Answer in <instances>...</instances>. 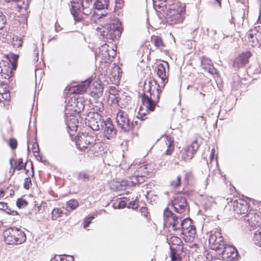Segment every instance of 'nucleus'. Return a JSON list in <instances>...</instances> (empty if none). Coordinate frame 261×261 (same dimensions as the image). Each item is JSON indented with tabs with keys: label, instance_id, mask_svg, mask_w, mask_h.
Segmentation results:
<instances>
[{
	"label": "nucleus",
	"instance_id": "7c9ffc66",
	"mask_svg": "<svg viewBox=\"0 0 261 261\" xmlns=\"http://www.w3.org/2000/svg\"><path fill=\"white\" fill-rule=\"evenodd\" d=\"M248 36L251 38L255 37L256 40L260 41V43H261V27H255L249 31Z\"/></svg>",
	"mask_w": 261,
	"mask_h": 261
},
{
	"label": "nucleus",
	"instance_id": "7ed1b4c3",
	"mask_svg": "<svg viewBox=\"0 0 261 261\" xmlns=\"http://www.w3.org/2000/svg\"><path fill=\"white\" fill-rule=\"evenodd\" d=\"M4 242L8 245H19L26 240L24 232L17 227H10L3 231Z\"/></svg>",
	"mask_w": 261,
	"mask_h": 261
},
{
	"label": "nucleus",
	"instance_id": "864d4df0",
	"mask_svg": "<svg viewBox=\"0 0 261 261\" xmlns=\"http://www.w3.org/2000/svg\"><path fill=\"white\" fill-rule=\"evenodd\" d=\"M28 205V202L21 198L18 199L16 201V205L19 208H22Z\"/></svg>",
	"mask_w": 261,
	"mask_h": 261
},
{
	"label": "nucleus",
	"instance_id": "f3484780",
	"mask_svg": "<svg viewBox=\"0 0 261 261\" xmlns=\"http://www.w3.org/2000/svg\"><path fill=\"white\" fill-rule=\"evenodd\" d=\"M136 182H134V180L132 179V176L130 177V180H122L121 181H115L113 182V186L111 188L115 191H122L125 190L127 188L132 187L135 185Z\"/></svg>",
	"mask_w": 261,
	"mask_h": 261
},
{
	"label": "nucleus",
	"instance_id": "13d9d810",
	"mask_svg": "<svg viewBox=\"0 0 261 261\" xmlns=\"http://www.w3.org/2000/svg\"><path fill=\"white\" fill-rule=\"evenodd\" d=\"M94 219V217L92 216L90 218H86L84 221V227L86 228L91 223V220Z\"/></svg>",
	"mask_w": 261,
	"mask_h": 261
},
{
	"label": "nucleus",
	"instance_id": "69168bd1",
	"mask_svg": "<svg viewBox=\"0 0 261 261\" xmlns=\"http://www.w3.org/2000/svg\"><path fill=\"white\" fill-rule=\"evenodd\" d=\"M115 3L116 4V7L118 8H121L122 6V0H115Z\"/></svg>",
	"mask_w": 261,
	"mask_h": 261
},
{
	"label": "nucleus",
	"instance_id": "79ce46f5",
	"mask_svg": "<svg viewBox=\"0 0 261 261\" xmlns=\"http://www.w3.org/2000/svg\"><path fill=\"white\" fill-rule=\"evenodd\" d=\"M93 7H94L93 4H91V7H86L85 6L84 4H83L82 16L83 17V14L85 15L86 16L90 15L92 12Z\"/></svg>",
	"mask_w": 261,
	"mask_h": 261
},
{
	"label": "nucleus",
	"instance_id": "72a5a7b5",
	"mask_svg": "<svg viewBox=\"0 0 261 261\" xmlns=\"http://www.w3.org/2000/svg\"><path fill=\"white\" fill-rule=\"evenodd\" d=\"M78 121L75 116H71L69 120L67 121V125L71 129L74 130L77 127Z\"/></svg>",
	"mask_w": 261,
	"mask_h": 261
},
{
	"label": "nucleus",
	"instance_id": "c756f323",
	"mask_svg": "<svg viewBox=\"0 0 261 261\" xmlns=\"http://www.w3.org/2000/svg\"><path fill=\"white\" fill-rule=\"evenodd\" d=\"M110 0H96L93 4L95 8L98 10L108 9Z\"/></svg>",
	"mask_w": 261,
	"mask_h": 261
},
{
	"label": "nucleus",
	"instance_id": "bb28decb",
	"mask_svg": "<svg viewBox=\"0 0 261 261\" xmlns=\"http://www.w3.org/2000/svg\"><path fill=\"white\" fill-rule=\"evenodd\" d=\"M201 65L205 71L211 74H215L217 73V70L212 65V61L208 59H203L201 61Z\"/></svg>",
	"mask_w": 261,
	"mask_h": 261
},
{
	"label": "nucleus",
	"instance_id": "774afa93",
	"mask_svg": "<svg viewBox=\"0 0 261 261\" xmlns=\"http://www.w3.org/2000/svg\"><path fill=\"white\" fill-rule=\"evenodd\" d=\"M55 28V30L56 32H59L61 30V28L58 22L56 23Z\"/></svg>",
	"mask_w": 261,
	"mask_h": 261
},
{
	"label": "nucleus",
	"instance_id": "6e6552de",
	"mask_svg": "<svg viewBox=\"0 0 261 261\" xmlns=\"http://www.w3.org/2000/svg\"><path fill=\"white\" fill-rule=\"evenodd\" d=\"M116 121L117 125L125 132L129 131L133 126V123L128 118L127 113L119 110L116 114Z\"/></svg>",
	"mask_w": 261,
	"mask_h": 261
},
{
	"label": "nucleus",
	"instance_id": "1a4fd4ad",
	"mask_svg": "<svg viewBox=\"0 0 261 261\" xmlns=\"http://www.w3.org/2000/svg\"><path fill=\"white\" fill-rule=\"evenodd\" d=\"M209 244L212 249L219 252L222 250L225 244L221 233L219 232H215L211 234L209 238Z\"/></svg>",
	"mask_w": 261,
	"mask_h": 261
},
{
	"label": "nucleus",
	"instance_id": "0e129e2a",
	"mask_svg": "<svg viewBox=\"0 0 261 261\" xmlns=\"http://www.w3.org/2000/svg\"><path fill=\"white\" fill-rule=\"evenodd\" d=\"M113 70L117 71V73L115 74V75H113V76H114V77L117 76V79H118L119 76V68L118 66H115V68L113 69Z\"/></svg>",
	"mask_w": 261,
	"mask_h": 261
},
{
	"label": "nucleus",
	"instance_id": "e433bc0d",
	"mask_svg": "<svg viewBox=\"0 0 261 261\" xmlns=\"http://www.w3.org/2000/svg\"><path fill=\"white\" fill-rule=\"evenodd\" d=\"M63 214V211L59 208H55L51 212V219L57 220L58 218L61 217Z\"/></svg>",
	"mask_w": 261,
	"mask_h": 261
},
{
	"label": "nucleus",
	"instance_id": "dca6fc26",
	"mask_svg": "<svg viewBox=\"0 0 261 261\" xmlns=\"http://www.w3.org/2000/svg\"><path fill=\"white\" fill-rule=\"evenodd\" d=\"M171 206L175 212L182 214L185 211L187 206L186 199L182 196H177L172 201Z\"/></svg>",
	"mask_w": 261,
	"mask_h": 261
},
{
	"label": "nucleus",
	"instance_id": "4c0bfd02",
	"mask_svg": "<svg viewBox=\"0 0 261 261\" xmlns=\"http://www.w3.org/2000/svg\"><path fill=\"white\" fill-rule=\"evenodd\" d=\"M143 165L145 167V170L147 172V175H149L152 173H153L156 169V166L154 163L144 164Z\"/></svg>",
	"mask_w": 261,
	"mask_h": 261
},
{
	"label": "nucleus",
	"instance_id": "ddd939ff",
	"mask_svg": "<svg viewBox=\"0 0 261 261\" xmlns=\"http://www.w3.org/2000/svg\"><path fill=\"white\" fill-rule=\"evenodd\" d=\"M218 253L221 254L223 258L226 260V261H231L235 259L238 255L237 250L235 247L226 244Z\"/></svg>",
	"mask_w": 261,
	"mask_h": 261
},
{
	"label": "nucleus",
	"instance_id": "58836bf2",
	"mask_svg": "<svg viewBox=\"0 0 261 261\" xmlns=\"http://www.w3.org/2000/svg\"><path fill=\"white\" fill-rule=\"evenodd\" d=\"M152 41L157 47H161L164 46L161 38L158 36H153L151 38Z\"/></svg>",
	"mask_w": 261,
	"mask_h": 261
},
{
	"label": "nucleus",
	"instance_id": "f03ea898",
	"mask_svg": "<svg viewBox=\"0 0 261 261\" xmlns=\"http://www.w3.org/2000/svg\"><path fill=\"white\" fill-rule=\"evenodd\" d=\"M77 148L84 152H96V149L99 148L100 144L95 142L93 137L87 133H80L75 138Z\"/></svg>",
	"mask_w": 261,
	"mask_h": 261
},
{
	"label": "nucleus",
	"instance_id": "423d86ee",
	"mask_svg": "<svg viewBox=\"0 0 261 261\" xmlns=\"http://www.w3.org/2000/svg\"><path fill=\"white\" fill-rule=\"evenodd\" d=\"M182 218L176 216L169 210L166 208L164 213V221L166 226H171L174 230H179L181 228Z\"/></svg>",
	"mask_w": 261,
	"mask_h": 261
},
{
	"label": "nucleus",
	"instance_id": "f257e3e1",
	"mask_svg": "<svg viewBox=\"0 0 261 261\" xmlns=\"http://www.w3.org/2000/svg\"><path fill=\"white\" fill-rule=\"evenodd\" d=\"M160 86L154 80H146L144 82L143 91L142 96V105L138 112L139 116L142 120L145 119L147 113L154 111L156 103L160 98L161 90Z\"/></svg>",
	"mask_w": 261,
	"mask_h": 261
},
{
	"label": "nucleus",
	"instance_id": "6ab92c4d",
	"mask_svg": "<svg viewBox=\"0 0 261 261\" xmlns=\"http://www.w3.org/2000/svg\"><path fill=\"white\" fill-rule=\"evenodd\" d=\"M14 63L10 62H3L0 63V68L2 75L5 79H10L13 74V70L15 69Z\"/></svg>",
	"mask_w": 261,
	"mask_h": 261
},
{
	"label": "nucleus",
	"instance_id": "8fccbe9b",
	"mask_svg": "<svg viewBox=\"0 0 261 261\" xmlns=\"http://www.w3.org/2000/svg\"><path fill=\"white\" fill-rule=\"evenodd\" d=\"M25 164L23 163V160L22 159H19L17 163V165H16V168L13 169L12 173H13L15 169H17V170H21L25 168Z\"/></svg>",
	"mask_w": 261,
	"mask_h": 261
},
{
	"label": "nucleus",
	"instance_id": "412c9836",
	"mask_svg": "<svg viewBox=\"0 0 261 261\" xmlns=\"http://www.w3.org/2000/svg\"><path fill=\"white\" fill-rule=\"evenodd\" d=\"M82 5L83 4L81 1L71 2V12L75 21H80L83 19V17L82 16V10L81 9V7L82 8Z\"/></svg>",
	"mask_w": 261,
	"mask_h": 261
},
{
	"label": "nucleus",
	"instance_id": "473e14b6",
	"mask_svg": "<svg viewBox=\"0 0 261 261\" xmlns=\"http://www.w3.org/2000/svg\"><path fill=\"white\" fill-rule=\"evenodd\" d=\"M153 7L156 11H164L166 8V0L154 1Z\"/></svg>",
	"mask_w": 261,
	"mask_h": 261
},
{
	"label": "nucleus",
	"instance_id": "680f3d73",
	"mask_svg": "<svg viewBox=\"0 0 261 261\" xmlns=\"http://www.w3.org/2000/svg\"><path fill=\"white\" fill-rule=\"evenodd\" d=\"M33 151L34 153V155L36 154H39V147H38V144H36V147L35 146V144H33Z\"/></svg>",
	"mask_w": 261,
	"mask_h": 261
},
{
	"label": "nucleus",
	"instance_id": "9d476101",
	"mask_svg": "<svg viewBox=\"0 0 261 261\" xmlns=\"http://www.w3.org/2000/svg\"><path fill=\"white\" fill-rule=\"evenodd\" d=\"M102 93V88L101 86L98 89L97 92H91L92 98L90 99V102L91 107L95 111L94 112H102L103 110V103L101 100L96 98V97L99 98L101 96Z\"/></svg>",
	"mask_w": 261,
	"mask_h": 261
},
{
	"label": "nucleus",
	"instance_id": "a19ab883",
	"mask_svg": "<svg viewBox=\"0 0 261 261\" xmlns=\"http://www.w3.org/2000/svg\"><path fill=\"white\" fill-rule=\"evenodd\" d=\"M57 261H73V257L70 255H58L56 256Z\"/></svg>",
	"mask_w": 261,
	"mask_h": 261
},
{
	"label": "nucleus",
	"instance_id": "5fc2aeb1",
	"mask_svg": "<svg viewBox=\"0 0 261 261\" xmlns=\"http://www.w3.org/2000/svg\"><path fill=\"white\" fill-rule=\"evenodd\" d=\"M9 145L12 149H15L17 147V142L16 139L11 138L9 142Z\"/></svg>",
	"mask_w": 261,
	"mask_h": 261
},
{
	"label": "nucleus",
	"instance_id": "a878e982",
	"mask_svg": "<svg viewBox=\"0 0 261 261\" xmlns=\"http://www.w3.org/2000/svg\"><path fill=\"white\" fill-rule=\"evenodd\" d=\"M248 9L245 8V9H240L238 12L232 13V21H231V23H234V21H238L239 22L243 21L244 19L248 15Z\"/></svg>",
	"mask_w": 261,
	"mask_h": 261
},
{
	"label": "nucleus",
	"instance_id": "393cba45",
	"mask_svg": "<svg viewBox=\"0 0 261 261\" xmlns=\"http://www.w3.org/2000/svg\"><path fill=\"white\" fill-rule=\"evenodd\" d=\"M71 103L70 106L71 107V110L73 112L76 113H79L84 109V105L82 99H75L74 98H71Z\"/></svg>",
	"mask_w": 261,
	"mask_h": 261
},
{
	"label": "nucleus",
	"instance_id": "b1692460",
	"mask_svg": "<svg viewBox=\"0 0 261 261\" xmlns=\"http://www.w3.org/2000/svg\"><path fill=\"white\" fill-rule=\"evenodd\" d=\"M130 99V96L127 95L124 92H120V93H118V95L117 96L113 104H118L121 108L125 107L127 105Z\"/></svg>",
	"mask_w": 261,
	"mask_h": 261
},
{
	"label": "nucleus",
	"instance_id": "09e8293b",
	"mask_svg": "<svg viewBox=\"0 0 261 261\" xmlns=\"http://www.w3.org/2000/svg\"><path fill=\"white\" fill-rule=\"evenodd\" d=\"M181 177L179 175L177 176L174 179H172L171 182V185L174 188L178 187L180 184Z\"/></svg>",
	"mask_w": 261,
	"mask_h": 261
},
{
	"label": "nucleus",
	"instance_id": "4468645a",
	"mask_svg": "<svg viewBox=\"0 0 261 261\" xmlns=\"http://www.w3.org/2000/svg\"><path fill=\"white\" fill-rule=\"evenodd\" d=\"M147 172L145 170V167L143 164L139 165L136 167V170L132 176V179L134 180V182L137 184H140L144 182L147 178Z\"/></svg>",
	"mask_w": 261,
	"mask_h": 261
},
{
	"label": "nucleus",
	"instance_id": "4be33fe9",
	"mask_svg": "<svg viewBox=\"0 0 261 261\" xmlns=\"http://www.w3.org/2000/svg\"><path fill=\"white\" fill-rule=\"evenodd\" d=\"M169 69V65L167 62H165L164 64L160 63L157 66V74L162 80L161 86L164 87L168 82L166 68Z\"/></svg>",
	"mask_w": 261,
	"mask_h": 261
},
{
	"label": "nucleus",
	"instance_id": "c85d7f7f",
	"mask_svg": "<svg viewBox=\"0 0 261 261\" xmlns=\"http://www.w3.org/2000/svg\"><path fill=\"white\" fill-rule=\"evenodd\" d=\"M16 3L18 11L22 12L27 10L29 7V0H12Z\"/></svg>",
	"mask_w": 261,
	"mask_h": 261
},
{
	"label": "nucleus",
	"instance_id": "cd10ccee",
	"mask_svg": "<svg viewBox=\"0 0 261 261\" xmlns=\"http://www.w3.org/2000/svg\"><path fill=\"white\" fill-rule=\"evenodd\" d=\"M120 92L121 91L117 90L115 87H111L108 92V102L111 104L114 103V101L116 99L117 96L118 95V93H120Z\"/></svg>",
	"mask_w": 261,
	"mask_h": 261
},
{
	"label": "nucleus",
	"instance_id": "c9c22d12",
	"mask_svg": "<svg viewBox=\"0 0 261 261\" xmlns=\"http://www.w3.org/2000/svg\"><path fill=\"white\" fill-rule=\"evenodd\" d=\"M99 53L102 56V57L106 58L107 57H109L110 55L109 54V46L106 44H103L99 47Z\"/></svg>",
	"mask_w": 261,
	"mask_h": 261
},
{
	"label": "nucleus",
	"instance_id": "a211bd4d",
	"mask_svg": "<svg viewBox=\"0 0 261 261\" xmlns=\"http://www.w3.org/2000/svg\"><path fill=\"white\" fill-rule=\"evenodd\" d=\"M244 220L247 222L251 227L259 226L261 224L260 218L259 214L255 213L254 211H250L244 217Z\"/></svg>",
	"mask_w": 261,
	"mask_h": 261
},
{
	"label": "nucleus",
	"instance_id": "aec40b11",
	"mask_svg": "<svg viewBox=\"0 0 261 261\" xmlns=\"http://www.w3.org/2000/svg\"><path fill=\"white\" fill-rule=\"evenodd\" d=\"M101 129L103 130L104 136L108 140L114 138L116 134V130L114 128V125L109 119L103 122Z\"/></svg>",
	"mask_w": 261,
	"mask_h": 261
},
{
	"label": "nucleus",
	"instance_id": "37998d69",
	"mask_svg": "<svg viewBox=\"0 0 261 261\" xmlns=\"http://www.w3.org/2000/svg\"><path fill=\"white\" fill-rule=\"evenodd\" d=\"M66 204L71 210L75 209L79 205L78 201L75 199H71L67 202Z\"/></svg>",
	"mask_w": 261,
	"mask_h": 261
},
{
	"label": "nucleus",
	"instance_id": "bf43d9fd",
	"mask_svg": "<svg viewBox=\"0 0 261 261\" xmlns=\"http://www.w3.org/2000/svg\"><path fill=\"white\" fill-rule=\"evenodd\" d=\"M31 184V180L30 178H25L24 183V188L26 189H28L30 187V185Z\"/></svg>",
	"mask_w": 261,
	"mask_h": 261
},
{
	"label": "nucleus",
	"instance_id": "5701e85b",
	"mask_svg": "<svg viewBox=\"0 0 261 261\" xmlns=\"http://www.w3.org/2000/svg\"><path fill=\"white\" fill-rule=\"evenodd\" d=\"M251 56L250 51L243 53L235 59L233 62V66L234 67L240 68L245 66L248 62L249 59Z\"/></svg>",
	"mask_w": 261,
	"mask_h": 261
},
{
	"label": "nucleus",
	"instance_id": "3c124183",
	"mask_svg": "<svg viewBox=\"0 0 261 261\" xmlns=\"http://www.w3.org/2000/svg\"><path fill=\"white\" fill-rule=\"evenodd\" d=\"M0 96L2 97V98H4L5 101L3 102L4 106H6L8 103L9 100L10 99V94L8 92H5L4 93H1Z\"/></svg>",
	"mask_w": 261,
	"mask_h": 261
},
{
	"label": "nucleus",
	"instance_id": "39448f33",
	"mask_svg": "<svg viewBox=\"0 0 261 261\" xmlns=\"http://www.w3.org/2000/svg\"><path fill=\"white\" fill-rule=\"evenodd\" d=\"M121 23L117 19L112 20L107 28L102 31V36L107 39L114 40L120 38L121 34Z\"/></svg>",
	"mask_w": 261,
	"mask_h": 261
},
{
	"label": "nucleus",
	"instance_id": "603ef678",
	"mask_svg": "<svg viewBox=\"0 0 261 261\" xmlns=\"http://www.w3.org/2000/svg\"><path fill=\"white\" fill-rule=\"evenodd\" d=\"M181 243V240L177 237H173L169 240V244L178 245Z\"/></svg>",
	"mask_w": 261,
	"mask_h": 261
},
{
	"label": "nucleus",
	"instance_id": "9b49d317",
	"mask_svg": "<svg viewBox=\"0 0 261 261\" xmlns=\"http://www.w3.org/2000/svg\"><path fill=\"white\" fill-rule=\"evenodd\" d=\"M181 228L180 231L181 233L186 237H189L190 239H194L196 233V230L194 226L192 225V222L191 219L186 218L182 220L181 223Z\"/></svg>",
	"mask_w": 261,
	"mask_h": 261
},
{
	"label": "nucleus",
	"instance_id": "338daca9",
	"mask_svg": "<svg viewBox=\"0 0 261 261\" xmlns=\"http://www.w3.org/2000/svg\"><path fill=\"white\" fill-rule=\"evenodd\" d=\"M92 1V0L90 1V4H89V2L87 0H86L85 1L82 2V4H84L85 6L86 7H91V4H92L91 2Z\"/></svg>",
	"mask_w": 261,
	"mask_h": 261
},
{
	"label": "nucleus",
	"instance_id": "20e7f679",
	"mask_svg": "<svg viewBox=\"0 0 261 261\" xmlns=\"http://www.w3.org/2000/svg\"><path fill=\"white\" fill-rule=\"evenodd\" d=\"M186 6L184 4L177 3L171 6L166 13V19L170 24L179 23L182 22Z\"/></svg>",
	"mask_w": 261,
	"mask_h": 261
},
{
	"label": "nucleus",
	"instance_id": "0eeeda50",
	"mask_svg": "<svg viewBox=\"0 0 261 261\" xmlns=\"http://www.w3.org/2000/svg\"><path fill=\"white\" fill-rule=\"evenodd\" d=\"M102 117L98 112H90L86 117V123L93 130H99L105 122Z\"/></svg>",
	"mask_w": 261,
	"mask_h": 261
},
{
	"label": "nucleus",
	"instance_id": "f704fd0d",
	"mask_svg": "<svg viewBox=\"0 0 261 261\" xmlns=\"http://www.w3.org/2000/svg\"><path fill=\"white\" fill-rule=\"evenodd\" d=\"M253 241L255 245L261 247V228L254 233Z\"/></svg>",
	"mask_w": 261,
	"mask_h": 261
},
{
	"label": "nucleus",
	"instance_id": "4d7b16f0",
	"mask_svg": "<svg viewBox=\"0 0 261 261\" xmlns=\"http://www.w3.org/2000/svg\"><path fill=\"white\" fill-rule=\"evenodd\" d=\"M126 203L123 200H120L117 206H115V208H123L126 206Z\"/></svg>",
	"mask_w": 261,
	"mask_h": 261
},
{
	"label": "nucleus",
	"instance_id": "6e6d98bb",
	"mask_svg": "<svg viewBox=\"0 0 261 261\" xmlns=\"http://www.w3.org/2000/svg\"><path fill=\"white\" fill-rule=\"evenodd\" d=\"M165 142L168 147H171L173 143V139L169 136H166Z\"/></svg>",
	"mask_w": 261,
	"mask_h": 261
},
{
	"label": "nucleus",
	"instance_id": "052dcab7",
	"mask_svg": "<svg viewBox=\"0 0 261 261\" xmlns=\"http://www.w3.org/2000/svg\"><path fill=\"white\" fill-rule=\"evenodd\" d=\"M33 60L34 62H37L38 60V51L35 48L33 54Z\"/></svg>",
	"mask_w": 261,
	"mask_h": 261
},
{
	"label": "nucleus",
	"instance_id": "49530a36",
	"mask_svg": "<svg viewBox=\"0 0 261 261\" xmlns=\"http://www.w3.org/2000/svg\"><path fill=\"white\" fill-rule=\"evenodd\" d=\"M170 249L171 250V261H180V257L179 256V255L176 254V253H175L174 251L175 249H174L173 248V247H172L171 246H170Z\"/></svg>",
	"mask_w": 261,
	"mask_h": 261
},
{
	"label": "nucleus",
	"instance_id": "de8ad7c7",
	"mask_svg": "<svg viewBox=\"0 0 261 261\" xmlns=\"http://www.w3.org/2000/svg\"><path fill=\"white\" fill-rule=\"evenodd\" d=\"M247 36V38H248V41L251 43V45L252 46H256V45H259V44H261V43H260V41H258L257 40H256V38H255V37H250L249 36H248V32L246 34Z\"/></svg>",
	"mask_w": 261,
	"mask_h": 261
},
{
	"label": "nucleus",
	"instance_id": "ea45409f",
	"mask_svg": "<svg viewBox=\"0 0 261 261\" xmlns=\"http://www.w3.org/2000/svg\"><path fill=\"white\" fill-rule=\"evenodd\" d=\"M12 44L14 47L18 48L21 46L22 44V41L21 40V38L18 36H15L13 38Z\"/></svg>",
	"mask_w": 261,
	"mask_h": 261
},
{
	"label": "nucleus",
	"instance_id": "e2e57ef3",
	"mask_svg": "<svg viewBox=\"0 0 261 261\" xmlns=\"http://www.w3.org/2000/svg\"><path fill=\"white\" fill-rule=\"evenodd\" d=\"M33 151L34 153V155L36 154H39V147H38V144H36V147L35 146V144H33Z\"/></svg>",
	"mask_w": 261,
	"mask_h": 261
},
{
	"label": "nucleus",
	"instance_id": "a18cd8bd",
	"mask_svg": "<svg viewBox=\"0 0 261 261\" xmlns=\"http://www.w3.org/2000/svg\"><path fill=\"white\" fill-rule=\"evenodd\" d=\"M6 17L3 13L0 11V30H3L6 24Z\"/></svg>",
	"mask_w": 261,
	"mask_h": 261
},
{
	"label": "nucleus",
	"instance_id": "c03bdc74",
	"mask_svg": "<svg viewBox=\"0 0 261 261\" xmlns=\"http://www.w3.org/2000/svg\"><path fill=\"white\" fill-rule=\"evenodd\" d=\"M77 178L79 180H82L83 181H87L89 179V175L87 172L85 171H82L78 174Z\"/></svg>",
	"mask_w": 261,
	"mask_h": 261
},
{
	"label": "nucleus",
	"instance_id": "2f4dec72",
	"mask_svg": "<svg viewBox=\"0 0 261 261\" xmlns=\"http://www.w3.org/2000/svg\"><path fill=\"white\" fill-rule=\"evenodd\" d=\"M89 84L90 83L89 82H85L82 85H79L75 87H73V90H72L71 91L72 92L78 93L84 92L86 90L87 87L89 86Z\"/></svg>",
	"mask_w": 261,
	"mask_h": 261
},
{
	"label": "nucleus",
	"instance_id": "2eb2a0df",
	"mask_svg": "<svg viewBox=\"0 0 261 261\" xmlns=\"http://www.w3.org/2000/svg\"><path fill=\"white\" fill-rule=\"evenodd\" d=\"M232 207L235 213L242 215L248 212L249 204L246 201L239 199L233 201Z\"/></svg>",
	"mask_w": 261,
	"mask_h": 261
},
{
	"label": "nucleus",
	"instance_id": "f8f14e48",
	"mask_svg": "<svg viewBox=\"0 0 261 261\" xmlns=\"http://www.w3.org/2000/svg\"><path fill=\"white\" fill-rule=\"evenodd\" d=\"M199 147V144L196 141L193 142L190 145L185 147L180 151L181 160L184 161L191 160Z\"/></svg>",
	"mask_w": 261,
	"mask_h": 261
}]
</instances>
